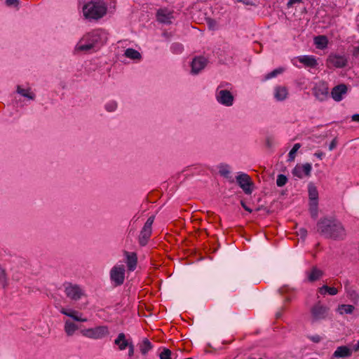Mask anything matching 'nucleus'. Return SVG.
Instances as JSON below:
<instances>
[{"instance_id":"obj_1","label":"nucleus","mask_w":359,"mask_h":359,"mask_svg":"<svg viewBox=\"0 0 359 359\" xmlns=\"http://www.w3.org/2000/svg\"><path fill=\"white\" fill-rule=\"evenodd\" d=\"M317 231L325 238L334 240H344L346 235L342 224L335 219H320L317 223Z\"/></svg>"},{"instance_id":"obj_2","label":"nucleus","mask_w":359,"mask_h":359,"mask_svg":"<svg viewBox=\"0 0 359 359\" xmlns=\"http://www.w3.org/2000/svg\"><path fill=\"white\" fill-rule=\"evenodd\" d=\"M107 41V33L101 29H94L85 34L76 47V50L84 52L100 48Z\"/></svg>"},{"instance_id":"obj_3","label":"nucleus","mask_w":359,"mask_h":359,"mask_svg":"<svg viewBox=\"0 0 359 359\" xmlns=\"http://www.w3.org/2000/svg\"><path fill=\"white\" fill-rule=\"evenodd\" d=\"M83 15L86 18L100 19L107 12L105 4L100 1H90L83 7Z\"/></svg>"},{"instance_id":"obj_4","label":"nucleus","mask_w":359,"mask_h":359,"mask_svg":"<svg viewBox=\"0 0 359 359\" xmlns=\"http://www.w3.org/2000/svg\"><path fill=\"white\" fill-rule=\"evenodd\" d=\"M83 337L93 339H100L109 334L107 326L101 325L93 328L83 329L81 330Z\"/></svg>"},{"instance_id":"obj_5","label":"nucleus","mask_w":359,"mask_h":359,"mask_svg":"<svg viewBox=\"0 0 359 359\" xmlns=\"http://www.w3.org/2000/svg\"><path fill=\"white\" fill-rule=\"evenodd\" d=\"M329 313V309L326 306L318 302L311 309L312 322H317L325 319Z\"/></svg>"},{"instance_id":"obj_6","label":"nucleus","mask_w":359,"mask_h":359,"mask_svg":"<svg viewBox=\"0 0 359 359\" xmlns=\"http://www.w3.org/2000/svg\"><path fill=\"white\" fill-rule=\"evenodd\" d=\"M154 221V216L149 217L145 222L139 236V243L142 246L147 244L149 239L151 237L152 231V224Z\"/></svg>"},{"instance_id":"obj_7","label":"nucleus","mask_w":359,"mask_h":359,"mask_svg":"<svg viewBox=\"0 0 359 359\" xmlns=\"http://www.w3.org/2000/svg\"><path fill=\"white\" fill-rule=\"evenodd\" d=\"M222 87L220 84L216 91V100L217 101L226 107H231L233 104L234 97L231 93L228 90H219Z\"/></svg>"},{"instance_id":"obj_8","label":"nucleus","mask_w":359,"mask_h":359,"mask_svg":"<svg viewBox=\"0 0 359 359\" xmlns=\"http://www.w3.org/2000/svg\"><path fill=\"white\" fill-rule=\"evenodd\" d=\"M348 58L345 55L331 53L327 57L326 65L327 67L343 68L347 65Z\"/></svg>"},{"instance_id":"obj_9","label":"nucleus","mask_w":359,"mask_h":359,"mask_svg":"<svg viewBox=\"0 0 359 359\" xmlns=\"http://www.w3.org/2000/svg\"><path fill=\"white\" fill-rule=\"evenodd\" d=\"M125 266L116 265L110 271V278L116 286L121 285L125 280Z\"/></svg>"},{"instance_id":"obj_10","label":"nucleus","mask_w":359,"mask_h":359,"mask_svg":"<svg viewBox=\"0 0 359 359\" xmlns=\"http://www.w3.org/2000/svg\"><path fill=\"white\" fill-rule=\"evenodd\" d=\"M65 292L68 298L74 301L79 300L84 295L83 291L79 285L72 283L65 285Z\"/></svg>"},{"instance_id":"obj_11","label":"nucleus","mask_w":359,"mask_h":359,"mask_svg":"<svg viewBox=\"0 0 359 359\" xmlns=\"http://www.w3.org/2000/svg\"><path fill=\"white\" fill-rule=\"evenodd\" d=\"M236 181L246 194H250L252 193V182L249 175L245 173L239 174L236 177Z\"/></svg>"},{"instance_id":"obj_12","label":"nucleus","mask_w":359,"mask_h":359,"mask_svg":"<svg viewBox=\"0 0 359 359\" xmlns=\"http://www.w3.org/2000/svg\"><path fill=\"white\" fill-rule=\"evenodd\" d=\"M315 97L320 101L326 100L328 97V86L325 82L318 83L313 88Z\"/></svg>"},{"instance_id":"obj_13","label":"nucleus","mask_w":359,"mask_h":359,"mask_svg":"<svg viewBox=\"0 0 359 359\" xmlns=\"http://www.w3.org/2000/svg\"><path fill=\"white\" fill-rule=\"evenodd\" d=\"M311 169V165L309 163H304L303 165H297L292 171V174L294 176L302 179L304 175L310 176Z\"/></svg>"},{"instance_id":"obj_14","label":"nucleus","mask_w":359,"mask_h":359,"mask_svg":"<svg viewBox=\"0 0 359 359\" xmlns=\"http://www.w3.org/2000/svg\"><path fill=\"white\" fill-rule=\"evenodd\" d=\"M207 60L202 56L196 57L191 62V73L194 74H198L205 68L207 65Z\"/></svg>"},{"instance_id":"obj_15","label":"nucleus","mask_w":359,"mask_h":359,"mask_svg":"<svg viewBox=\"0 0 359 359\" xmlns=\"http://www.w3.org/2000/svg\"><path fill=\"white\" fill-rule=\"evenodd\" d=\"M156 18L159 22L170 24L173 18L172 12L167 8H161L156 13Z\"/></svg>"},{"instance_id":"obj_16","label":"nucleus","mask_w":359,"mask_h":359,"mask_svg":"<svg viewBox=\"0 0 359 359\" xmlns=\"http://www.w3.org/2000/svg\"><path fill=\"white\" fill-rule=\"evenodd\" d=\"M324 271L317 266H312L309 271L306 272L307 279L309 282H315L320 280L324 276Z\"/></svg>"},{"instance_id":"obj_17","label":"nucleus","mask_w":359,"mask_h":359,"mask_svg":"<svg viewBox=\"0 0 359 359\" xmlns=\"http://www.w3.org/2000/svg\"><path fill=\"white\" fill-rule=\"evenodd\" d=\"M60 313L70 317L74 320L77 322H86L88 320L86 318L81 317V313H79L78 311L72 310V309H67L64 307L61 308L60 310Z\"/></svg>"},{"instance_id":"obj_18","label":"nucleus","mask_w":359,"mask_h":359,"mask_svg":"<svg viewBox=\"0 0 359 359\" xmlns=\"http://www.w3.org/2000/svg\"><path fill=\"white\" fill-rule=\"evenodd\" d=\"M347 92V87L344 84H340L334 87L331 92L332 97L337 102L342 100L343 95Z\"/></svg>"},{"instance_id":"obj_19","label":"nucleus","mask_w":359,"mask_h":359,"mask_svg":"<svg viewBox=\"0 0 359 359\" xmlns=\"http://www.w3.org/2000/svg\"><path fill=\"white\" fill-rule=\"evenodd\" d=\"M126 257V264L128 271H133L137 266V257L135 252H128L126 251L124 252Z\"/></svg>"},{"instance_id":"obj_20","label":"nucleus","mask_w":359,"mask_h":359,"mask_svg":"<svg viewBox=\"0 0 359 359\" xmlns=\"http://www.w3.org/2000/svg\"><path fill=\"white\" fill-rule=\"evenodd\" d=\"M352 349L346 346H341L337 348L333 353L334 358H348L352 355Z\"/></svg>"},{"instance_id":"obj_21","label":"nucleus","mask_w":359,"mask_h":359,"mask_svg":"<svg viewBox=\"0 0 359 359\" xmlns=\"http://www.w3.org/2000/svg\"><path fill=\"white\" fill-rule=\"evenodd\" d=\"M298 61L307 67H315L318 65L317 60L313 55H303L297 58Z\"/></svg>"},{"instance_id":"obj_22","label":"nucleus","mask_w":359,"mask_h":359,"mask_svg":"<svg viewBox=\"0 0 359 359\" xmlns=\"http://www.w3.org/2000/svg\"><path fill=\"white\" fill-rule=\"evenodd\" d=\"M79 329L78 325L70 320H65L64 330L67 336L72 337Z\"/></svg>"},{"instance_id":"obj_23","label":"nucleus","mask_w":359,"mask_h":359,"mask_svg":"<svg viewBox=\"0 0 359 359\" xmlns=\"http://www.w3.org/2000/svg\"><path fill=\"white\" fill-rule=\"evenodd\" d=\"M114 343L118 346V348L121 351L125 350L130 344L126 339V335L124 333L118 334L117 338L114 341Z\"/></svg>"},{"instance_id":"obj_24","label":"nucleus","mask_w":359,"mask_h":359,"mask_svg":"<svg viewBox=\"0 0 359 359\" xmlns=\"http://www.w3.org/2000/svg\"><path fill=\"white\" fill-rule=\"evenodd\" d=\"M314 43L319 49H324L327 47L328 40L326 36L319 35L314 38Z\"/></svg>"},{"instance_id":"obj_25","label":"nucleus","mask_w":359,"mask_h":359,"mask_svg":"<svg viewBox=\"0 0 359 359\" xmlns=\"http://www.w3.org/2000/svg\"><path fill=\"white\" fill-rule=\"evenodd\" d=\"M287 95V90L285 87L278 86L275 88V97L280 101L285 100Z\"/></svg>"},{"instance_id":"obj_26","label":"nucleus","mask_w":359,"mask_h":359,"mask_svg":"<svg viewBox=\"0 0 359 359\" xmlns=\"http://www.w3.org/2000/svg\"><path fill=\"white\" fill-rule=\"evenodd\" d=\"M309 197L310 202L318 201V191L316 187L310 183L308 187Z\"/></svg>"},{"instance_id":"obj_27","label":"nucleus","mask_w":359,"mask_h":359,"mask_svg":"<svg viewBox=\"0 0 359 359\" xmlns=\"http://www.w3.org/2000/svg\"><path fill=\"white\" fill-rule=\"evenodd\" d=\"M16 91L18 94L29 100H33L35 99V94L31 92V89L29 88L27 89H24L20 86H18Z\"/></svg>"},{"instance_id":"obj_28","label":"nucleus","mask_w":359,"mask_h":359,"mask_svg":"<svg viewBox=\"0 0 359 359\" xmlns=\"http://www.w3.org/2000/svg\"><path fill=\"white\" fill-rule=\"evenodd\" d=\"M318 292L322 295H325L327 293L333 296L338 293V290L336 287H329L325 285L318 288Z\"/></svg>"},{"instance_id":"obj_29","label":"nucleus","mask_w":359,"mask_h":359,"mask_svg":"<svg viewBox=\"0 0 359 359\" xmlns=\"http://www.w3.org/2000/svg\"><path fill=\"white\" fill-rule=\"evenodd\" d=\"M355 307L350 304H341L338 306V311L340 314H351L353 312Z\"/></svg>"},{"instance_id":"obj_30","label":"nucleus","mask_w":359,"mask_h":359,"mask_svg":"<svg viewBox=\"0 0 359 359\" xmlns=\"http://www.w3.org/2000/svg\"><path fill=\"white\" fill-rule=\"evenodd\" d=\"M151 348L152 345L147 339H144L140 345V350L143 355L147 354Z\"/></svg>"},{"instance_id":"obj_31","label":"nucleus","mask_w":359,"mask_h":359,"mask_svg":"<svg viewBox=\"0 0 359 359\" xmlns=\"http://www.w3.org/2000/svg\"><path fill=\"white\" fill-rule=\"evenodd\" d=\"M125 55L130 59L136 60V59H140L141 55L140 53L133 49V48H128L125 51Z\"/></svg>"},{"instance_id":"obj_32","label":"nucleus","mask_w":359,"mask_h":359,"mask_svg":"<svg viewBox=\"0 0 359 359\" xmlns=\"http://www.w3.org/2000/svg\"><path fill=\"white\" fill-rule=\"evenodd\" d=\"M160 359H175L176 354H173L172 351L166 348H164L163 351L159 355Z\"/></svg>"},{"instance_id":"obj_33","label":"nucleus","mask_w":359,"mask_h":359,"mask_svg":"<svg viewBox=\"0 0 359 359\" xmlns=\"http://www.w3.org/2000/svg\"><path fill=\"white\" fill-rule=\"evenodd\" d=\"M348 298L354 303L356 304L359 301V293L352 289H349L347 292Z\"/></svg>"},{"instance_id":"obj_34","label":"nucleus","mask_w":359,"mask_h":359,"mask_svg":"<svg viewBox=\"0 0 359 359\" xmlns=\"http://www.w3.org/2000/svg\"><path fill=\"white\" fill-rule=\"evenodd\" d=\"M0 284L4 288L8 286V279L5 270L0 266Z\"/></svg>"},{"instance_id":"obj_35","label":"nucleus","mask_w":359,"mask_h":359,"mask_svg":"<svg viewBox=\"0 0 359 359\" xmlns=\"http://www.w3.org/2000/svg\"><path fill=\"white\" fill-rule=\"evenodd\" d=\"M309 210L311 217L313 218H316L318 216V201L310 202Z\"/></svg>"},{"instance_id":"obj_36","label":"nucleus","mask_w":359,"mask_h":359,"mask_svg":"<svg viewBox=\"0 0 359 359\" xmlns=\"http://www.w3.org/2000/svg\"><path fill=\"white\" fill-rule=\"evenodd\" d=\"M301 145L299 143L295 144L288 154V161H292L294 160L296 152L300 148Z\"/></svg>"},{"instance_id":"obj_37","label":"nucleus","mask_w":359,"mask_h":359,"mask_svg":"<svg viewBox=\"0 0 359 359\" xmlns=\"http://www.w3.org/2000/svg\"><path fill=\"white\" fill-rule=\"evenodd\" d=\"M283 72V69L282 68H278L274 70H273L271 72L267 74L265 76V79L268 80L270 79H272L273 77H276L278 74H281Z\"/></svg>"},{"instance_id":"obj_38","label":"nucleus","mask_w":359,"mask_h":359,"mask_svg":"<svg viewBox=\"0 0 359 359\" xmlns=\"http://www.w3.org/2000/svg\"><path fill=\"white\" fill-rule=\"evenodd\" d=\"M287 181V177L283 175H279L276 180V184L278 187H281L284 186Z\"/></svg>"},{"instance_id":"obj_39","label":"nucleus","mask_w":359,"mask_h":359,"mask_svg":"<svg viewBox=\"0 0 359 359\" xmlns=\"http://www.w3.org/2000/svg\"><path fill=\"white\" fill-rule=\"evenodd\" d=\"M117 107V104L114 101H111L105 105V109L109 111H114Z\"/></svg>"},{"instance_id":"obj_40","label":"nucleus","mask_w":359,"mask_h":359,"mask_svg":"<svg viewBox=\"0 0 359 359\" xmlns=\"http://www.w3.org/2000/svg\"><path fill=\"white\" fill-rule=\"evenodd\" d=\"M172 49L175 53H180L183 50V46L180 43H174L172 46Z\"/></svg>"},{"instance_id":"obj_41","label":"nucleus","mask_w":359,"mask_h":359,"mask_svg":"<svg viewBox=\"0 0 359 359\" xmlns=\"http://www.w3.org/2000/svg\"><path fill=\"white\" fill-rule=\"evenodd\" d=\"M6 4L8 6H16L18 5V0H6Z\"/></svg>"},{"instance_id":"obj_42","label":"nucleus","mask_w":359,"mask_h":359,"mask_svg":"<svg viewBox=\"0 0 359 359\" xmlns=\"http://www.w3.org/2000/svg\"><path fill=\"white\" fill-rule=\"evenodd\" d=\"M219 172H220L221 175H222L225 177H229V176L230 175V171L226 168L220 170Z\"/></svg>"},{"instance_id":"obj_43","label":"nucleus","mask_w":359,"mask_h":359,"mask_svg":"<svg viewBox=\"0 0 359 359\" xmlns=\"http://www.w3.org/2000/svg\"><path fill=\"white\" fill-rule=\"evenodd\" d=\"M337 144V139L336 138L333 139L332 141L330 144L329 149L330 151L333 150L336 147Z\"/></svg>"},{"instance_id":"obj_44","label":"nucleus","mask_w":359,"mask_h":359,"mask_svg":"<svg viewBox=\"0 0 359 359\" xmlns=\"http://www.w3.org/2000/svg\"><path fill=\"white\" fill-rule=\"evenodd\" d=\"M128 355L130 357L133 356V354H134V346L132 343H130L129 345H128Z\"/></svg>"},{"instance_id":"obj_45","label":"nucleus","mask_w":359,"mask_h":359,"mask_svg":"<svg viewBox=\"0 0 359 359\" xmlns=\"http://www.w3.org/2000/svg\"><path fill=\"white\" fill-rule=\"evenodd\" d=\"M309 339L315 343H318L321 340V338L319 335L309 337Z\"/></svg>"},{"instance_id":"obj_46","label":"nucleus","mask_w":359,"mask_h":359,"mask_svg":"<svg viewBox=\"0 0 359 359\" xmlns=\"http://www.w3.org/2000/svg\"><path fill=\"white\" fill-rule=\"evenodd\" d=\"M302 0H289L287 2V7H291L292 5L300 3Z\"/></svg>"},{"instance_id":"obj_47","label":"nucleus","mask_w":359,"mask_h":359,"mask_svg":"<svg viewBox=\"0 0 359 359\" xmlns=\"http://www.w3.org/2000/svg\"><path fill=\"white\" fill-rule=\"evenodd\" d=\"M236 1L238 2H242L245 5H250V6L255 5L252 1H250L249 0H236Z\"/></svg>"},{"instance_id":"obj_48","label":"nucleus","mask_w":359,"mask_h":359,"mask_svg":"<svg viewBox=\"0 0 359 359\" xmlns=\"http://www.w3.org/2000/svg\"><path fill=\"white\" fill-rule=\"evenodd\" d=\"M208 23L209 27L212 28H213L216 25V22L214 20H208Z\"/></svg>"},{"instance_id":"obj_49","label":"nucleus","mask_w":359,"mask_h":359,"mask_svg":"<svg viewBox=\"0 0 359 359\" xmlns=\"http://www.w3.org/2000/svg\"><path fill=\"white\" fill-rule=\"evenodd\" d=\"M352 350L355 352L359 351V341L357 342V344L353 346Z\"/></svg>"},{"instance_id":"obj_50","label":"nucleus","mask_w":359,"mask_h":359,"mask_svg":"<svg viewBox=\"0 0 359 359\" xmlns=\"http://www.w3.org/2000/svg\"><path fill=\"white\" fill-rule=\"evenodd\" d=\"M353 54L354 56L359 57V47L354 48Z\"/></svg>"},{"instance_id":"obj_51","label":"nucleus","mask_w":359,"mask_h":359,"mask_svg":"<svg viewBox=\"0 0 359 359\" xmlns=\"http://www.w3.org/2000/svg\"><path fill=\"white\" fill-rule=\"evenodd\" d=\"M299 233L302 237H305L306 236L307 231L305 229H300Z\"/></svg>"},{"instance_id":"obj_52","label":"nucleus","mask_w":359,"mask_h":359,"mask_svg":"<svg viewBox=\"0 0 359 359\" xmlns=\"http://www.w3.org/2000/svg\"><path fill=\"white\" fill-rule=\"evenodd\" d=\"M352 121L359 122V114H354L352 116Z\"/></svg>"},{"instance_id":"obj_53","label":"nucleus","mask_w":359,"mask_h":359,"mask_svg":"<svg viewBox=\"0 0 359 359\" xmlns=\"http://www.w3.org/2000/svg\"><path fill=\"white\" fill-rule=\"evenodd\" d=\"M316 157H318V158H322V157L324 156V154L323 152H316L314 154Z\"/></svg>"},{"instance_id":"obj_54","label":"nucleus","mask_w":359,"mask_h":359,"mask_svg":"<svg viewBox=\"0 0 359 359\" xmlns=\"http://www.w3.org/2000/svg\"><path fill=\"white\" fill-rule=\"evenodd\" d=\"M241 204H242L243 208L245 210H247V211H248V212H252V210H251V209H250L248 207H247V206L245 205V203H243V202H242V203H241Z\"/></svg>"},{"instance_id":"obj_55","label":"nucleus","mask_w":359,"mask_h":359,"mask_svg":"<svg viewBox=\"0 0 359 359\" xmlns=\"http://www.w3.org/2000/svg\"><path fill=\"white\" fill-rule=\"evenodd\" d=\"M276 318H278L281 316V313L278 312L276 314Z\"/></svg>"},{"instance_id":"obj_56","label":"nucleus","mask_w":359,"mask_h":359,"mask_svg":"<svg viewBox=\"0 0 359 359\" xmlns=\"http://www.w3.org/2000/svg\"><path fill=\"white\" fill-rule=\"evenodd\" d=\"M259 359H262V358H259Z\"/></svg>"}]
</instances>
